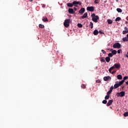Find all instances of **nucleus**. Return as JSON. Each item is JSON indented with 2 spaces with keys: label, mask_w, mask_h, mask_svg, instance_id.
Segmentation results:
<instances>
[{
  "label": "nucleus",
  "mask_w": 128,
  "mask_h": 128,
  "mask_svg": "<svg viewBox=\"0 0 128 128\" xmlns=\"http://www.w3.org/2000/svg\"><path fill=\"white\" fill-rule=\"evenodd\" d=\"M120 46H122L118 42L115 43L113 45L114 48H120Z\"/></svg>",
  "instance_id": "7ed1b4c3"
},
{
  "label": "nucleus",
  "mask_w": 128,
  "mask_h": 128,
  "mask_svg": "<svg viewBox=\"0 0 128 128\" xmlns=\"http://www.w3.org/2000/svg\"><path fill=\"white\" fill-rule=\"evenodd\" d=\"M122 90H124V86H122Z\"/></svg>",
  "instance_id": "de8ad7c7"
},
{
  "label": "nucleus",
  "mask_w": 128,
  "mask_h": 128,
  "mask_svg": "<svg viewBox=\"0 0 128 128\" xmlns=\"http://www.w3.org/2000/svg\"><path fill=\"white\" fill-rule=\"evenodd\" d=\"M124 94H126V92H121L117 94V96H120L121 98H122V96H124Z\"/></svg>",
  "instance_id": "20e7f679"
},
{
  "label": "nucleus",
  "mask_w": 128,
  "mask_h": 128,
  "mask_svg": "<svg viewBox=\"0 0 128 128\" xmlns=\"http://www.w3.org/2000/svg\"><path fill=\"white\" fill-rule=\"evenodd\" d=\"M110 52H112V54H113V55H116V53L118 52H116V50H112V49H111L110 50Z\"/></svg>",
  "instance_id": "4468645a"
},
{
  "label": "nucleus",
  "mask_w": 128,
  "mask_h": 128,
  "mask_svg": "<svg viewBox=\"0 0 128 128\" xmlns=\"http://www.w3.org/2000/svg\"><path fill=\"white\" fill-rule=\"evenodd\" d=\"M128 77L126 76H125L123 80H124H124H128Z\"/></svg>",
  "instance_id": "58836bf2"
},
{
  "label": "nucleus",
  "mask_w": 128,
  "mask_h": 128,
  "mask_svg": "<svg viewBox=\"0 0 128 128\" xmlns=\"http://www.w3.org/2000/svg\"><path fill=\"white\" fill-rule=\"evenodd\" d=\"M86 12V9L84 8H82L81 9L79 10V14H82Z\"/></svg>",
  "instance_id": "9d476101"
},
{
  "label": "nucleus",
  "mask_w": 128,
  "mask_h": 128,
  "mask_svg": "<svg viewBox=\"0 0 128 128\" xmlns=\"http://www.w3.org/2000/svg\"><path fill=\"white\" fill-rule=\"evenodd\" d=\"M114 66H112L111 68H110L112 70H114Z\"/></svg>",
  "instance_id": "a19ab883"
},
{
  "label": "nucleus",
  "mask_w": 128,
  "mask_h": 128,
  "mask_svg": "<svg viewBox=\"0 0 128 128\" xmlns=\"http://www.w3.org/2000/svg\"><path fill=\"white\" fill-rule=\"evenodd\" d=\"M96 84H100V80H96Z\"/></svg>",
  "instance_id": "ea45409f"
},
{
  "label": "nucleus",
  "mask_w": 128,
  "mask_h": 128,
  "mask_svg": "<svg viewBox=\"0 0 128 128\" xmlns=\"http://www.w3.org/2000/svg\"><path fill=\"white\" fill-rule=\"evenodd\" d=\"M88 12H94V6H88L86 8Z\"/></svg>",
  "instance_id": "39448f33"
},
{
  "label": "nucleus",
  "mask_w": 128,
  "mask_h": 128,
  "mask_svg": "<svg viewBox=\"0 0 128 128\" xmlns=\"http://www.w3.org/2000/svg\"><path fill=\"white\" fill-rule=\"evenodd\" d=\"M105 60L107 62H110V58L108 56L106 57Z\"/></svg>",
  "instance_id": "f3484780"
},
{
  "label": "nucleus",
  "mask_w": 128,
  "mask_h": 128,
  "mask_svg": "<svg viewBox=\"0 0 128 128\" xmlns=\"http://www.w3.org/2000/svg\"><path fill=\"white\" fill-rule=\"evenodd\" d=\"M108 98H110V95H107V96H105V98H104V99H105L106 100H108Z\"/></svg>",
  "instance_id": "2f4dec72"
},
{
  "label": "nucleus",
  "mask_w": 128,
  "mask_h": 128,
  "mask_svg": "<svg viewBox=\"0 0 128 128\" xmlns=\"http://www.w3.org/2000/svg\"><path fill=\"white\" fill-rule=\"evenodd\" d=\"M110 108H112V107H110Z\"/></svg>",
  "instance_id": "864d4df0"
},
{
  "label": "nucleus",
  "mask_w": 128,
  "mask_h": 128,
  "mask_svg": "<svg viewBox=\"0 0 128 128\" xmlns=\"http://www.w3.org/2000/svg\"><path fill=\"white\" fill-rule=\"evenodd\" d=\"M74 6H76L77 8L78 5H74Z\"/></svg>",
  "instance_id": "8fccbe9b"
},
{
  "label": "nucleus",
  "mask_w": 128,
  "mask_h": 128,
  "mask_svg": "<svg viewBox=\"0 0 128 128\" xmlns=\"http://www.w3.org/2000/svg\"><path fill=\"white\" fill-rule=\"evenodd\" d=\"M118 80H122V76L120 74H118L117 76Z\"/></svg>",
  "instance_id": "a211bd4d"
},
{
  "label": "nucleus",
  "mask_w": 128,
  "mask_h": 128,
  "mask_svg": "<svg viewBox=\"0 0 128 128\" xmlns=\"http://www.w3.org/2000/svg\"><path fill=\"white\" fill-rule=\"evenodd\" d=\"M102 104H106L108 103V101L106 100H104L102 102Z\"/></svg>",
  "instance_id": "c756f323"
},
{
  "label": "nucleus",
  "mask_w": 128,
  "mask_h": 128,
  "mask_svg": "<svg viewBox=\"0 0 128 128\" xmlns=\"http://www.w3.org/2000/svg\"><path fill=\"white\" fill-rule=\"evenodd\" d=\"M124 56L125 58H128V54H125L124 55Z\"/></svg>",
  "instance_id": "37998d69"
},
{
  "label": "nucleus",
  "mask_w": 128,
  "mask_h": 128,
  "mask_svg": "<svg viewBox=\"0 0 128 128\" xmlns=\"http://www.w3.org/2000/svg\"><path fill=\"white\" fill-rule=\"evenodd\" d=\"M120 85L118 84H116L114 85V88H119Z\"/></svg>",
  "instance_id": "412c9836"
},
{
  "label": "nucleus",
  "mask_w": 128,
  "mask_h": 128,
  "mask_svg": "<svg viewBox=\"0 0 128 128\" xmlns=\"http://www.w3.org/2000/svg\"><path fill=\"white\" fill-rule=\"evenodd\" d=\"M67 6L68 7V8H72L74 6V4L73 3H68L67 4Z\"/></svg>",
  "instance_id": "2eb2a0df"
},
{
  "label": "nucleus",
  "mask_w": 128,
  "mask_h": 128,
  "mask_svg": "<svg viewBox=\"0 0 128 128\" xmlns=\"http://www.w3.org/2000/svg\"><path fill=\"white\" fill-rule=\"evenodd\" d=\"M108 80H112V78L110 76H104V82H108Z\"/></svg>",
  "instance_id": "0eeeda50"
},
{
  "label": "nucleus",
  "mask_w": 128,
  "mask_h": 128,
  "mask_svg": "<svg viewBox=\"0 0 128 128\" xmlns=\"http://www.w3.org/2000/svg\"><path fill=\"white\" fill-rule=\"evenodd\" d=\"M114 55L112 54V53H109L108 54V58H112V56H113Z\"/></svg>",
  "instance_id": "cd10ccee"
},
{
  "label": "nucleus",
  "mask_w": 128,
  "mask_h": 128,
  "mask_svg": "<svg viewBox=\"0 0 128 128\" xmlns=\"http://www.w3.org/2000/svg\"><path fill=\"white\" fill-rule=\"evenodd\" d=\"M99 32V34H104V32H102V31H99L98 32V33Z\"/></svg>",
  "instance_id": "e433bc0d"
},
{
  "label": "nucleus",
  "mask_w": 128,
  "mask_h": 128,
  "mask_svg": "<svg viewBox=\"0 0 128 128\" xmlns=\"http://www.w3.org/2000/svg\"><path fill=\"white\" fill-rule=\"evenodd\" d=\"M126 84H128V81L126 82Z\"/></svg>",
  "instance_id": "09e8293b"
},
{
  "label": "nucleus",
  "mask_w": 128,
  "mask_h": 128,
  "mask_svg": "<svg viewBox=\"0 0 128 128\" xmlns=\"http://www.w3.org/2000/svg\"><path fill=\"white\" fill-rule=\"evenodd\" d=\"M70 20H66L64 22V26L65 28H68L70 26Z\"/></svg>",
  "instance_id": "f03ea898"
},
{
  "label": "nucleus",
  "mask_w": 128,
  "mask_h": 128,
  "mask_svg": "<svg viewBox=\"0 0 128 128\" xmlns=\"http://www.w3.org/2000/svg\"><path fill=\"white\" fill-rule=\"evenodd\" d=\"M91 17L92 18V20L94 22H98V20H100V17L98 16H96L94 13L92 14Z\"/></svg>",
  "instance_id": "f257e3e1"
},
{
  "label": "nucleus",
  "mask_w": 128,
  "mask_h": 128,
  "mask_svg": "<svg viewBox=\"0 0 128 128\" xmlns=\"http://www.w3.org/2000/svg\"><path fill=\"white\" fill-rule=\"evenodd\" d=\"M73 6H76L79 4V6H80L82 4V2H78V1H74L72 2Z\"/></svg>",
  "instance_id": "423d86ee"
},
{
  "label": "nucleus",
  "mask_w": 128,
  "mask_h": 128,
  "mask_svg": "<svg viewBox=\"0 0 128 128\" xmlns=\"http://www.w3.org/2000/svg\"><path fill=\"white\" fill-rule=\"evenodd\" d=\"M124 116L125 117L128 116V112H125L124 114Z\"/></svg>",
  "instance_id": "7c9ffc66"
},
{
  "label": "nucleus",
  "mask_w": 128,
  "mask_h": 128,
  "mask_svg": "<svg viewBox=\"0 0 128 128\" xmlns=\"http://www.w3.org/2000/svg\"><path fill=\"white\" fill-rule=\"evenodd\" d=\"M123 42H128V38L124 37L122 38Z\"/></svg>",
  "instance_id": "393cba45"
},
{
  "label": "nucleus",
  "mask_w": 128,
  "mask_h": 128,
  "mask_svg": "<svg viewBox=\"0 0 128 128\" xmlns=\"http://www.w3.org/2000/svg\"><path fill=\"white\" fill-rule=\"evenodd\" d=\"M114 68H117V69H120V64H114Z\"/></svg>",
  "instance_id": "1a4fd4ad"
},
{
  "label": "nucleus",
  "mask_w": 128,
  "mask_h": 128,
  "mask_svg": "<svg viewBox=\"0 0 128 128\" xmlns=\"http://www.w3.org/2000/svg\"><path fill=\"white\" fill-rule=\"evenodd\" d=\"M100 60L102 62H106V60H104V59L103 58H101L100 59Z\"/></svg>",
  "instance_id": "bb28decb"
},
{
  "label": "nucleus",
  "mask_w": 128,
  "mask_h": 128,
  "mask_svg": "<svg viewBox=\"0 0 128 128\" xmlns=\"http://www.w3.org/2000/svg\"><path fill=\"white\" fill-rule=\"evenodd\" d=\"M122 20V18H120V17H117L116 18L115 20H116V22H118V21L120 20Z\"/></svg>",
  "instance_id": "b1692460"
},
{
  "label": "nucleus",
  "mask_w": 128,
  "mask_h": 128,
  "mask_svg": "<svg viewBox=\"0 0 128 128\" xmlns=\"http://www.w3.org/2000/svg\"><path fill=\"white\" fill-rule=\"evenodd\" d=\"M127 54H128V52H127Z\"/></svg>",
  "instance_id": "603ef678"
},
{
  "label": "nucleus",
  "mask_w": 128,
  "mask_h": 128,
  "mask_svg": "<svg viewBox=\"0 0 128 128\" xmlns=\"http://www.w3.org/2000/svg\"><path fill=\"white\" fill-rule=\"evenodd\" d=\"M77 26L78 28H82V24H78Z\"/></svg>",
  "instance_id": "473e14b6"
},
{
  "label": "nucleus",
  "mask_w": 128,
  "mask_h": 128,
  "mask_svg": "<svg viewBox=\"0 0 128 128\" xmlns=\"http://www.w3.org/2000/svg\"><path fill=\"white\" fill-rule=\"evenodd\" d=\"M110 94H112V92H110V91H108L106 93L107 96H110Z\"/></svg>",
  "instance_id": "4c0bfd02"
},
{
  "label": "nucleus",
  "mask_w": 128,
  "mask_h": 128,
  "mask_svg": "<svg viewBox=\"0 0 128 128\" xmlns=\"http://www.w3.org/2000/svg\"><path fill=\"white\" fill-rule=\"evenodd\" d=\"M90 28H94V24L92 22H90Z\"/></svg>",
  "instance_id": "a878e982"
},
{
  "label": "nucleus",
  "mask_w": 128,
  "mask_h": 128,
  "mask_svg": "<svg viewBox=\"0 0 128 128\" xmlns=\"http://www.w3.org/2000/svg\"><path fill=\"white\" fill-rule=\"evenodd\" d=\"M117 52L118 54H120V50H118Z\"/></svg>",
  "instance_id": "a18cd8bd"
},
{
  "label": "nucleus",
  "mask_w": 128,
  "mask_h": 128,
  "mask_svg": "<svg viewBox=\"0 0 128 128\" xmlns=\"http://www.w3.org/2000/svg\"><path fill=\"white\" fill-rule=\"evenodd\" d=\"M82 18L84 20V18H88V12H85L82 16Z\"/></svg>",
  "instance_id": "f8f14e48"
},
{
  "label": "nucleus",
  "mask_w": 128,
  "mask_h": 128,
  "mask_svg": "<svg viewBox=\"0 0 128 128\" xmlns=\"http://www.w3.org/2000/svg\"><path fill=\"white\" fill-rule=\"evenodd\" d=\"M126 24H128V22H126Z\"/></svg>",
  "instance_id": "3c124183"
},
{
  "label": "nucleus",
  "mask_w": 128,
  "mask_h": 128,
  "mask_svg": "<svg viewBox=\"0 0 128 128\" xmlns=\"http://www.w3.org/2000/svg\"><path fill=\"white\" fill-rule=\"evenodd\" d=\"M109 72H110V74H112V70H110V68L108 70Z\"/></svg>",
  "instance_id": "c03bdc74"
},
{
  "label": "nucleus",
  "mask_w": 128,
  "mask_h": 128,
  "mask_svg": "<svg viewBox=\"0 0 128 128\" xmlns=\"http://www.w3.org/2000/svg\"><path fill=\"white\" fill-rule=\"evenodd\" d=\"M31 0V2H32V0Z\"/></svg>",
  "instance_id": "5fc2aeb1"
},
{
  "label": "nucleus",
  "mask_w": 128,
  "mask_h": 128,
  "mask_svg": "<svg viewBox=\"0 0 128 128\" xmlns=\"http://www.w3.org/2000/svg\"><path fill=\"white\" fill-rule=\"evenodd\" d=\"M77 10L76 8L74 7V10Z\"/></svg>",
  "instance_id": "49530a36"
},
{
  "label": "nucleus",
  "mask_w": 128,
  "mask_h": 128,
  "mask_svg": "<svg viewBox=\"0 0 128 128\" xmlns=\"http://www.w3.org/2000/svg\"><path fill=\"white\" fill-rule=\"evenodd\" d=\"M112 90H114V86H112L110 88V90L109 91H110L111 92H112Z\"/></svg>",
  "instance_id": "72a5a7b5"
},
{
  "label": "nucleus",
  "mask_w": 128,
  "mask_h": 128,
  "mask_svg": "<svg viewBox=\"0 0 128 128\" xmlns=\"http://www.w3.org/2000/svg\"><path fill=\"white\" fill-rule=\"evenodd\" d=\"M39 28H44V26L42 24H39Z\"/></svg>",
  "instance_id": "c85d7f7f"
},
{
  "label": "nucleus",
  "mask_w": 128,
  "mask_h": 128,
  "mask_svg": "<svg viewBox=\"0 0 128 128\" xmlns=\"http://www.w3.org/2000/svg\"><path fill=\"white\" fill-rule=\"evenodd\" d=\"M69 14H74V9L70 8L68 10Z\"/></svg>",
  "instance_id": "ddd939ff"
},
{
  "label": "nucleus",
  "mask_w": 128,
  "mask_h": 128,
  "mask_svg": "<svg viewBox=\"0 0 128 128\" xmlns=\"http://www.w3.org/2000/svg\"><path fill=\"white\" fill-rule=\"evenodd\" d=\"M93 34L94 36H98V30H96L94 31Z\"/></svg>",
  "instance_id": "dca6fc26"
},
{
  "label": "nucleus",
  "mask_w": 128,
  "mask_h": 128,
  "mask_svg": "<svg viewBox=\"0 0 128 128\" xmlns=\"http://www.w3.org/2000/svg\"><path fill=\"white\" fill-rule=\"evenodd\" d=\"M116 71H113V72H111V74H116Z\"/></svg>",
  "instance_id": "79ce46f5"
},
{
  "label": "nucleus",
  "mask_w": 128,
  "mask_h": 128,
  "mask_svg": "<svg viewBox=\"0 0 128 128\" xmlns=\"http://www.w3.org/2000/svg\"><path fill=\"white\" fill-rule=\"evenodd\" d=\"M116 10L118 12H122V10L120 8H118Z\"/></svg>",
  "instance_id": "5701e85b"
},
{
  "label": "nucleus",
  "mask_w": 128,
  "mask_h": 128,
  "mask_svg": "<svg viewBox=\"0 0 128 128\" xmlns=\"http://www.w3.org/2000/svg\"><path fill=\"white\" fill-rule=\"evenodd\" d=\"M81 88H86V84H82V86H81Z\"/></svg>",
  "instance_id": "f704fd0d"
},
{
  "label": "nucleus",
  "mask_w": 128,
  "mask_h": 128,
  "mask_svg": "<svg viewBox=\"0 0 128 128\" xmlns=\"http://www.w3.org/2000/svg\"><path fill=\"white\" fill-rule=\"evenodd\" d=\"M124 82V80H122L120 82H119L118 84L120 86H122V84Z\"/></svg>",
  "instance_id": "4be33fe9"
},
{
  "label": "nucleus",
  "mask_w": 128,
  "mask_h": 128,
  "mask_svg": "<svg viewBox=\"0 0 128 128\" xmlns=\"http://www.w3.org/2000/svg\"><path fill=\"white\" fill-rule=\"evenodd\" d=\"M112 102H114V100H109L108 102L106 104V106H111V104H112Z\"/></svg>",
  "instance_id": "6e6552de"
},
{
  "label": "nucleus",
  "mask_w": 128,
  "mask_h": 128,
  "mask_svg": "<svg viewBox=\"0 0 128 128\" xmlns=\"http://www.w3.org/2000/svg\"><path fill=\"white\" fill-rule=\"evenodd\" d=\"M124 30H125L122 32V34H128V28L126 26L124 27Z\"/></svg>",
  "instance_id": "9b49d317"
},
{
  "label": "nucleus",
  "mask_w": 128,
  "mask_h": 128,
  "mask_svg": "<svg viewBox=\"0 0 128 128\" xmlns=\"http://www.w3.org/2000/svg\"><path fill=\"white\" fill-rule=\"evenodd\" d=\"M42 20L43 22H48V18L46 17H44L43 18H42Z\"/></svg>",
  "instance_id": "aec40b11"
},
{
  "label": "nucleus",
  "mask_w": 128,
  "mask_h": 128,
  "mask_svg": "<svg viewBox=\"0 0 128 128\" xmlns=\"http://www.w3.org/2000/svg\"><path fill=\"white\" fill-rule=\"evenodd\" d=\"M108 23V24H112V20H107Z\"/></svg>",
  "instance_id": "6ab92c4d"
},
{
  "label": "nucleus",
  "mask_w": 128,
  "mask_h": 128,
  "mask_svg": "<svg viewBox=\"0 0 128 128\" xmlns=\"http://www.w3.org/2000/svg\"><path fill=\"white\" fill-rule=\"evenodd\" d=\"M101 52H102L104 54H106V51H104V50H102Z\"/></svg>",
  "instance_id": "c9c22d12"
}]
</instances>
